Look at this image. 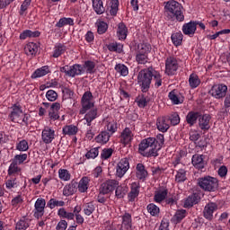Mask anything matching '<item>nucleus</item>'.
Returning a JSON list of instances; mask_svg holds the SVG:
<instances>
[{
    "instance_id": "b1692460",
    "label": "nucleus",
    "mask_w": 230,
    "mask_h": 230,
    "mask_svg": "<svg viewBox=\"0 0 230 230\" xmlns=\"http://www.w3.org/2000/svg\"><path fill=\"white\" fill-rule=\"evenodd\" d=\"M78 182L72 181L70 183H67L63 188V195L64 197H71V195H75L77 191Z\"/></svg>"
},
{
    "instance_id": "13d9d810",
    "label": "nucleus",
    "mask_w": 230,
    "mask_h": 230,
    "mask_svg": "<svg viewBox=\"0 0 230 230\" xmlns=\"http://www.w3.org/2000/svg\"><path fill=\"white\" fill-rule=\"evenodd\" d=\"M15 149L19 152H28V150H30L28 140L22 139L20 142L16 143Z\"/></svg>"
},
{
    "instance_id": "bf43d9fd",
    "label": "nucleus",
    "mask_w": 230,
    "mask_h": 230,
    "mask_svg": "<svg viewBox=\"0 0 230 230\" xmlns=\"http://www.w3.org/2000/svg\"><path fill=\"white\" fill-rule=\"evenodd\" d=\"M28 154L22 153L20 155H15L14 157L12 159L13 163H15L18 165L24 164V161H27Z\"/></svg>"
},
{
    "instance_id": "2f4dec72",
    "label": "nucleus",
    "mask_w": 230,
    "mask_h": 230,
    "mask_svg": "<svg viewBox=\"0 0 230 230\" xmlns=\"http://www.w3.org/2000/svg\"><path fill=\"white\" fill-rule=\"evenodd\" d=\"M84 75H94L96 73V62L93 60H85L82 65Z\"/></svg>"
},
{
    "instance_id": "c03bdc74",
    "label": "nucleus",
    "mask_w": 230,
    "mask_h": 230,
    "mask_svg": "<svg viewBox=\"0 0 230 230\" xmlns=\"http://www.w3.org/2000/svg\"><path fill=\"white\" fill-rule=\"evenodd\" d=\"M184 39V35H182V32L178 31L174 32L171 35V40L175 46V48H179V46H182V40Z\"/></svg>"
},
{
    "instance_id": "473e14b6",
    "label": "nucleus",
    "mask_w": 230,
    "mask_h": 230,
    "mask_svg": "<svg viewBox=\"0 0 230 230\" xmlns=\"http://www.w3.org/2000/svg\"><path fill=\"white\" fill-rule=\"evenodd\" d=\"M199 118H200V111H189L186 115V122L190 127H193L199 121Z\"/></svg>"
},
{
    "instance_id": "58836bf2",
    "label": "nucleus",
    "mask_w": 230,
    "mask_h": 230,
    "mask_svg": "<svg viewBox=\"0 0 230 230\" xmlns=\"http://www.w3.org/2000/svg\"><path fill=\"white\" fill-rule=\"evenodd\" d=\"M24 51L28 57H33L39 51V45L35 42H29L25 45Z\"/></svg>"
},
{
    "instance_id": "603ef678",
    "label": "nucleus",
    "mask_w": 230,
    "mask_h": 230,
    "mask_svg": "<svg viewBox=\"0 0 230 230\" xmlns=\"http://www.w3.org/2000/svg\"><path fill=\"white\" fill-rule=\"evenodd\" d=\"M177 202H179V195L178 194H172L169 195L167 194V197L165 198V200L164 203L165 206H177Z\"/></svg>"
},
{
    "instance_id": "338daca9",
    "label": "nucleus",
    "mask_w": 230,
    "mask_h": 230,
    "mask_svg": "<svg viewBox=\"0 0 230 230\" xmlns=\"http://www.w3.org/2000/svg\"><path fill=\"white\" fill-rule=\"evenodd\" d=\"M163 145H164V134H158L156 135V137H155V146L157 148V151L161 150L163 148Z\"/></svg>"
},
{
    "instance_id": "c756f323",
    "label": "nucleus",
    "mask_w": 230,
    "mask_h": 230,
    "mask_svg": "<svg viewBox=\"0 0 230 230\" xmlns=\"http://www.w3.org/2000/svg\"><path fill=\"white\" fill-rule=\"evenodd\" d=\"M128 36V28L125 24V22H119L117 28V37L119 40H127V37Z\"/></svg>"
},
{
    "instance_id": "6e6552de",
    "label": "nucleus",
    "mask_w": 230,
    "mask_h": 230,
    "mask_svg": "<svg viewBox=\"0 0 230 230\" xmlns=\"http://www.w3.org/2000/svg\"><path fill=\"white\" fill-rule=\"evenodd\" d=\"M150 49L146 45H138V49L136 54V62L140 65L148 64V53Z\"/></svg>"
},
{
    "instance_id": "6ab92c4d",
    "label": "nucleus",
    "mask_w": 230,
    "mask_h": 230,
    "mask_svg": "<svg viewBox=\"0 0 230 230\" xmlns=\"http://www.w3.org/2000/svg\"><path fill=\"white\" fill-rule=\"evenodd\" d=\"M217 209H218V206L217 205V203H214V202L208 203L205 206V208L203 211L204 218H206L207 220H213V213H215Z\"/></svg>"
},
{
    "instance_id": "37998d69",
    "label": "nucleus",
    "mask_w": 230,
    "mask_h": 230,
    "mask_svg": "<svg viewBox=\"0 0 230 230\" xmlns=\"http://www.w3.org/2000/svg\"><path fill=\"white\" fill-rule=\"evenodd\" d=\"M62 132L64 136H76L78 134V127L73 124L63 127Z\"/></svg>"
},
{
    "instance_id": "f3484780",
    "label": "nucleus",
    "mask_w": 230,
    "mask_h": 230,
    "mask_svg": "<svg viewBox=\"0 0 230 230\" xmlns=\"http://www.w3.org/2000/svg\"><path fill=\"white\" fill-rule=\"evenodd\" d=\"M141 186L137 182H132L130 185V191L128 193V201L136 202V199L139 197V190Z\"/></svg>"
},
{
    "instance_id": "4c0bfd02",
    "label": "nucleus",
    "mask_w": 230,
    "mask_h": 230,
    "mask_svg": "<svg viewBox=\"0 0 230 230\" xmlns=\"http://www.w3.org/2000/svg\"><path fill=\"white\" fill-rule=\"evenodd\" d=\"M37 37H40V31H31L25 30L22 33H20V40H26V39H37Z\"/></svg>"
},
{
    "instance_id": "e433bc0d",
    "label": "nucleus",
    "mask_w": 230,
    "mask_h": 230,
    "mask_svg": "<svg viewBox=\"0 0 230 230\" xmlns=\"http://www.w3.org/2000/svg\"><path fill=\"white\" fill-rule=\"evenodd\" d=\"M68 74L70 78H75V76H82V75H84V67H82V65L80 64L70 66Z\"/></svg>"
},
{
    "instance_id": "774afa93",
    "label": "nucleus",
    "mask_w": 230,
    "mask_h": 230,
    "mask_svg": "<svg viewBox=\"0 0 230 230\" xmlns=\"http://www.w3.org/2000/svg\"><path fill=\"white\" fill-rule=\"evenodd\" d=\"M58 177L59 179H61V181H71V173H69V171H67V169H59Z\"/></svg>"
},
{
    "instance_id": "e2e57ef3",
    "label": "nucleus",
    "mask_w": 230,
    "mask_h": 230,
    "mask_svg": "<svg viewBox=\"0 0 230 230\" xmlns=\"http://www.w3.org/2000/svg\"><path fill=\"white\" fill-rule=\"evenodd\" d=\"M168 119L172 127H175L181 123V116H179V113L177 112L171 113L168 117Z\"/></svg>"
},
{
    "instance_id": "f8f14e48",
    "label": "nucleus",
    "mask_w": 230,
    "mask_h": 230,
    "mask_svg": "<svg viewBox=\"0 0 230 230\" xmlns=\"http://www.w3.org/2000/svg\"><path fill=\"white\" fill-rule=\"evenodd\" d=\"M12 111L9 114L8 118L9 119H11V121H13V123H20L21 125H22L21 121V115L22 114V107L21 106V104H13L12 107Z\"/></svg>"
},
{
    "instance_id": "49530a36",
    "label": "nucleus",
    "mask_w": 230,
    "mask_h": 230,
    "mask_svg": "<svg viewBox=\"0 0 230 230\" xmlns=\"http://www.w3.org/2000/svg\"><path fill=\"white\" fill-rule=\"evenodd\" d=\"M19 173H21V167H19L18 164L12 161L7 170L8 177H15L19 175Z\"/></svg>"
},
{
    "instance_id": "4d7b16f0",
    "label": "nucleus",
    "mask_w": 230,
    "mask_h": 230,
    "mask_svg": "<svg viewBox=\"0 0 230 230\" xmlns=\"http://www.w3.org/2000/svg\"><path fill=\"white\" fill-rule=\"evenodd\" d=\"M10 178L5 181L6 190H13L19 187V183L17 182V177L9 176Z\"/></svg>"
},
{
    "instance_id": "864d4df0",
    "label": "nucleus",
    "mask_w": 230,
    "mask_h": 230,
    "mask_svg": "<svg viewBox=\"0 0 230 230\" xmlns=\"http://www.w3.org/2000/svg\"><path fill=\"white\" fill-rule=\"evenodd\" d=\"M58 216L59 218H66V220H75V213L66 212V208H61L58 210Z\"/></svg>"
},
{
    "instance_id": "dca6fc26",
    "label": "nucleus",
    "mask_w": 230,
    "mask_h": 230,
    "mask_svg": "<svg viewBox=\"0 0 230 230\" xmlns=\"http://www.w3.org/2000/svg\"><path fill=\"white\" fill-rule=\"evenodd\" d=\"M168 197V190L165 187H162L155 191L154 202L156 204H163Z\"/></svg>"
},
{
    "instance_id": "3c124183",
    "label": "nucleus",
    "mask_w": 230,
    "mask_h": 230,
    "mask_svg": "<svg viewBox=\"0 0 230 230\" xmlns=\"http://www.w3.org/2000/svg\"><path fill=\"white\" fill-rule=\"evenodd\" d=\"M128 193V187L118 185L115 188V197L116 199H125V196Z\"/></svg>"
},
{
    "instance_id": "4be33fe9",
    "label": "nucleus",
    "mask_w": 230,
    "mask_h": 230,
    "mask_svg": "<svg viewBox=\"0 0 230 230\" xmlns=\"http://www.w3.org/2000/svg\"><path fill=\"white\" fill-rule=\"evenodd\" d=\"M89 111L85 113L84 115V125H87V127H91V125H93V121H94V119H96V118H99L100 114H98V109L94 108V109H90L88 110Z\"/></svg>"
},
{
    "instance_id": "cd10ccee",
    "label": "nucleus",
    "mask_w": 230,
    "mask_h": 230,
    "mask_svg": "<svg viewBox=\"0 0 230 230\" xmlns=\"http://www.w3.org/2000/svg\"><path fill=\"white\" fill-rule=\"evenodd\" d=\"M90 183L91 178H89L88 176L82 177L79 182H77V190L79 191V193H87Z\"/></svg>"
},
{
    "instance_id": "72a5a7b5",
    "label": "nucleus",
    "mask_w": 230,
    "mask_h": 230,
    "mask_svg": "<svg viewBox=\"0 0 230 230\" xmlns=\"http://www.w3.org/2000/svg\"><path fill=\"white\" fill-rule=\"evenodd\" d=\"M136 177L139 181H145L148 177V171L143 164H137L136 166Z\"/></svg>"
},
{
    "instance_id": "5fc2aeb1",
    "label": "nucleus",
    "mask_w": 230,
    "mask_h": 230,
    "mask_svg": "<svg viewBox=\"0 0 230 230\" xmlns=\"http://www.w3.org/2000/svg\"><path fill=\"white\" fill-rule=\"evenodd\" d=\"M49 209H55L56 208H64L66 202L64 200H57L56 199H50L47 203Z\"/></svg>"
},
{
    "instance_id": "a211bd4d",
    "label": "nucleus",
    "mask_w": 230,
    "mask_h": 230,
    "mask_svg": "<svg viewBox=\"0 0 230 230\" xmlns=\"http://www.w3.org/2000/svg\"><path fill=\"white\" fill-rule=\"evenodd\" d=\"M168 98L172 102V105H181L184 103V97L179 93V90L173 89L168 93Z\"/></svg>"
},
{
    "instance_id": "5701e85b",
    "label": "nucleus",
    "mask_w": 230,
    "mask_h": 230,
    "mask_svg": "<svg viewBox=\"0 0 230 230\" xmlns=\"http://www.w3.org/2000/svg\"><path fill=\"white\" fill-rule=\"evenodd\" d=\"M66 51H67V47L64 43H56L50 57L52 58H58L59 57H62Z\"/></svg>"
},
{
    "instance_id": "1a4fd4ad",
    "label": "nucleus",
    "mask_w": 230,
    "mask_h": 230,
    "mask_svg": "<svg viewBox=\"0 0 230 230\" xmlns=\"http://www.w3.org/2000/svg\"><path fill=\"white\" fill-rule=\"evenodd\" d=\"M119 185V181L117 180H107L101 184L99 191L101 194L102 193V195H109L112 193Z\"/></svg>"
},
{
    "instance_id": "680f3d73",
    "label": "nucleus",
    "mask_w": 230,
    "mask_h": 230,
    "mask_svg": "<svg viewBox=\"0 0 230 230\" xmlns=\"http://www.w3.org/2000/svg\"><path fill=\"white\" fill-rule=\"evenodd\" d=\"M115 71L119 73L120 76H128V67L123 64H117L115 66Z\"/></svg>"
},
{
    "instance_id": "09e8293b",
    "label": "nucleus",
    "mask_w": 230,
    "mask_h": 230,
    "mask_svg": "<svg viewBox=\"0 0 230 230\" xmlns=\"http://www.w3.org/2000/svg\"><path fill=\"white\" fill-rule=\"evenodd\" d=\"M64 26H75V19L63 17L56 23V28H64Z\"/></svg>"
},
{
    "instance_id": "7c9ffc66",
    "label": "nucleus",
    "mask_w": 230,
    "mask_h": 230,
    "mask_svg": "<svg viewBox=\"0 0 230 230\" xmlns=\"http://www.w3.org/2000/svg\"><path fill=\"white\" fill-rule=\"evenodd\" d=\"M122 224L120 230H132V215L125 212L122 216Z\"/></svg>"
},
{
    "instance_id": "de8ad7c7",
    "label": "nucleus",
    "mask_w": 230,
    "mask_h": 230,
    "mask_svg": "<svg viewBox=\"0 0 230 230\" xmlns=\"http://www.w3.org/2000/svg\"><path fill=\"white\" fill-rule=\"evenodd\" d=\"M96 211V205H94V201H90L88 203H84L83 206V213L86 217H91Z\"/></svg>"
},
{
    "instance_id": "4468645a",
    "label": "nucleus",
    "mask_w": 230,
    "mask_h": 230,
    "mask_svg": "<svg viewBox=\"0 0 230 230\" xmlns=\"http://www.w3.org/2000/svg\"><path fill=\"white\" fill-rule=\"evenodd\" d=\"M41 139L45 145L53 143L55 139V129H53V128L45 127L41 132Z\"/></svg>"
},
{
    "instance_id": "052dcab7",
    "label": "nucleus",
    "mask_w": 230,
    "mask_h": 230,
    "mask_svg": "<svg viewBox=\"0 0 230 230\" xmlns=\"http://www.w3.org/2000/svg\"><path fill=\"white\" fill-rule=\"evenodd\" d=\"M100 146L98 147H93L91 148L90 150L87 151L85 154L86 159H96L98 155H100Z\"/></svg>"
},
{
    "instance_id": "9b49d317",
    "label": "nucleus",
    "mask_w": 230,
    "mask_h": 230,
    "mask_svg": "<svg viewBox=\"0 0 230 230\" xmlns=\"http://www.w3.org/2000/svg\"><path fill=\"white\" fill-rule=\"evenodd\" d=\"M130 169V162L128 158H122L116 166V175L121 179Z\"/></svg>"
},
{
    "instance_id": "69168bd1",
    "label": "nucleus",
    "mask_w": 230,
    "mask_h": 230,
    "mask_svg": "<svg viewBox=\"0 0 230 230\" xmlns=\"http://www.w3.org/2000/svg\"><path fill=\"white\" fill-rule=\"evenodd\" d=\"M186 179H188L186 177V170L184 169H180L176 172V175H175V181L176 182H184L186 181Z\"/></svg>"
},
{
    "instance_id": "a18cd8bd",
    "label": "nucleus",
    "mask_w": 230,
    "mask_h": 230,
    "mask_svg": "<svg viewBox=\"0 0 230 230\" xmlns=\"http://www.w3.org/2000/svg\"><path fill=\"white\" fill-rule=\"evenodd\" d=\"M135 102L139 109H145V107H146L150 102V97L141 94L136 98Z\"/></svg>"
},
{
    "instance_id": "ea45409f",
    "label": "nucleus",
    "mask_w": 230,
    "mask_h": 230,
    "mask_svg": "<svg viewBox=\"0 0 230 230\" xmlns=\"http://www.w3.org/2000/svg\"><path fill=\"white\" fill-rule=\"evenodd\" d=\"M106 48L111 53L121 54V52L123 51V44L118 41L110 42L109 44L106 45Z\"/></svg>"
},
{
    "instance_id": "7ed1b4c3",
    "label": "nucleus",
    "mask_w": 230,
    "mask_h": 230,
    "mask_svg": "<svg viewBox=\"0 0 230 230\" xmlns=\"http://www.w3.org/2000/svg\"><path fill=\"white\" fill-rule=\"evenodd\" d=\"M155 68L149 66L148 68L142 69L137 75V84L143 93L150 91L152 85V78H154Z\"/></svg>"
},
{
    "instance_id": "a19ab883",
    "label": "nucleus",
    "mask_w": 230,
    "mask_h": 230,
    "mask_svg": "<svg viewBox=\"0 0 230 230\" xmlns=\"http://www.w3.org/2000/svg\"><path fill=\"white\" fill-rule=\"evenodd\" d=\"M188 215V212L186 209H178L175 214L173 215L172 218V222L174 224H181L184 218H186V216Z\"/></svg>"
},
{
    "instance_id": "39448f33",
    "label": "nucleus",
    "mask_w": 230,
    "mask_h": 230,
    "mask_svg": "<svg viewBox=\"0 0 230 230\" xmlns=\"http://www.w3.org/2000/svg\"><path fill=\"white\" fill-rule=\"evenodd\" d=\"M81 105H82V111H81L82 114H85L87 111H91V109L94 107L93 96L91 91L84 92V93L81 98Z\"/></svg>"
},
{
    "instance_id": "0e129e2a",
    "label": "nucleus",
    "mask_w": 230,
    "mask_h": 230,
    "mask_svg": "<svg viewBox=\"0 0 230 230\" xmlns=\"http://www.w3.org/2000/svg\"><path fill=\"white\" fill-rule=\"evenodd\" d=\"M108 30L109 24H107V22L103 21L97 22V33L99 35H103L104 33H107Z\"/></svg>"
},
{
    "instance_id": "423d86ee",
    "label": "nucleus",
    "mask_w": 230,
    "mask_h": 230,
    "mask_svg": "<svg viewBox=\"0 0 230 230\" xmlns=\"http://www.w3.org/2000/svg\"><path fill=\"white\" fill-rule=\"evenodd\" d=\"M177 69H179V60H177V58L173 56L167 58L165 60V74L168 76H173L177 73Z\"/></svg>"
},
{
    "instance_id": "aec40b11",
    "label": "nucleus",
    "mask_w": 230,
    "mask_h": 230,
    "mask_svg": "<svg viewBox=\"0 0 230 230\" xmlns=\"http://www.w3.org/2000/svg\"><path fill=\"white\" fill-rule=\"evenodd\" d=\"M62 105L59 102H54L50 105L49 110V118L51 121H57L60 118L58 111H60Z\"/></svg>"
},
{
    "instance_id": "f704fd0d",
    "label": "nucleus",
    "mask_w": 230,
    "mask_h": 230,
    "mask_svg": "<svg viewBox=\"0 0 230 230\" xmlns=\"http://www.w3.org/2000/svg\"><path fill=\"white\" fill-rule=\"evenodd\" d=\"M156 128L157 130H159V132H163V134H164V132H168L170 128V124L166 122L165 117H159L156 119Z\"/></svg>"
},
{
    "instance_id": "393cba45",
    "label": "nucleus",
    "mask_w": 230,
    "mask_h": 230,
    "mask_svg": "<svg viewBox=\"0 0 230 230\" xmlns=\"http://www.w3.org/2000/svg\"><path fill=\"white\" fill-rule=\"evenodd\" d=\"M181 31L184 35H188V37H193V35H195V31H197L195 21H190L187 23H184L181 27Z\"/></svg>"
},
{
    "instance_id": "20e7f679",
    "label": "nucleus",
    "mask_w": 230,
    "mask_h": 230,
    "mask_svg": "<svg viewBox=\"0 0 230 230\" xmlns=\"http://www.w3.org/2000/svg\"><path fill=\"white\" fill-rule=\"evenodd\" d=\"M198 186H199L203 191H217V190H218V180L212 176H204L198 179Z\"/></svg>"
},
{
    "instance_id": "bb28decb",
    "label": "nucleus",
    "mask_w": 230,
    "mask_h": 230,
    "mask_svg": "<svg viewBox=\"0 0 230 230\" xmlns=\"http://www.w3.org/2000/svg\"><path fill=\"white\" fill-rule=\"evenodd\" d=\"M134 135L132 134V130H130L128 128H124L120 135V143L127 146V145H130V143H132Z\"/></svg>"
},
{
    "instance_id": "79ce46f5",
    "label": "nucleus",
    "mask_w": 230,
    "mask_h": 230,
    "mask_svg": "<svg viewBox=\"0 0 230 230\" xmlns=\"http://www.w3.org/2000/svg\"><path fill=\"white\" fill-rule=\"evenodd\" d=\"M202 84L200 77L195 73H192L189 76V85L190 89H197Z\"/></svg>"
},
{
    "instance_id": "ddd939ff",
    "label": "nucleus",
    "mask_w": 230,
    "mask_h": 230,
    "mask_svg": "<svg viewBox=\"0 0 230 230\" xmlns=\"http://www.w3.org/2000/svg\"><path fill=\"white\" fill-rule=\"evenodd\" d=\"M198 121L199 128H200V130H203V132H207V130H209V128H211V115L208 113H200Z\"/></svg>"
},
{
    "instance_id": "2eb2a0df",
    "label": "nucleus",
    "mask_w": 230,
    "mask_h": 230,
    "mask_svg": "<svg viewBox=\"0 0 230 230\" xmlns=\"http://www.w3.org/2000/svg\"><path fill=\"white\" fill-rule=\"evenodd\" d=\"M191 163L196 170H204L206 168V161H204V155L196 154L192 155Z\"/></svg>"
},
{
    "instance_id": "f03ea898",
    "label": "nucleus",
    "mask_w": 230,
    "mask_h": 230,
    "mask_svg": "<svg viewBox=\"0 0 230 230\" xmlns=\"http://www.w3.org/2000/svg\"><path fill=\"white\" fill-rule=\"evenodd\" d=\"M138 152L144 157H157V148L155 147V137L144 138L138 145Z\"/></svg>"
},
{
    "instance_id": "8fccbe9b",
    "label": "nucleus",
    "mask_w": 230,
    "mask_h": 230,
    "mask_svg": "<svg viewBox=\"0 0 230 230\" xmlns=\"http://www.w3.org/2000/svg\"><path fill=\"white\" fill-rule=\"evenodd\" d=\"M93 8L97 15L105 13V7H103V2L102 0H92Z\"/></svg>"
},
{
    "instance_id": "0eeeda50",
    "label": "nucleus",
    "mask_w": 230,
    "mask_h": 230,
    "mask_svg": "<svg viewBox=\"0 0 230 230\" xmlns=\"http://www.w3.org/2000/svg\"><path fill=\"white\" fill-rule=\"evenodd\" d=\"M228 91L229 89H227V85L219 84H214L209 93L213 98H216V100H222V98H226V94H227Z\"/></svg>"
},
{
    "instance_id": "c9c22d12",
    "label": "nucleus",
    "mask_w": 230,
    "mask_h": 230,
    "mask_svg": "<svg viewBox=\"0 0 230 230\" xmlns=\"http://www.w3.org/2000/svg\"><path fill=\"white\" fill-rule=\"evenodd\" d=\"M111 133L107 130H103L95 137V142L99 143V145H107V142L111 141Z\"/></svg>"
},
{
    "instance_id": "412c9836",
    "label": "nucleus",
    "mask_w": 230,
    "mask_h": 230,
    "mask_svg": "<svg viewBox=\"0 0 230 230\" xmlns=\"http://www.w3.org/2000/svg\"><path fill=\"white\" fill-rule=\"evenodd\" d=\"M51 74V68L49 66L46 65L40 68H37L31 75L32 80H37V78H42V76H46V75Z\"/></svg>"
},
{
    "instance_id": "9d476101",
    "label": "nucleus",
    "mask_w": 230,
    "mask_h": 230,
    "mask_svg": "<svg viewBox=\"0 0 230 230\" xmlns=\"http://www.w3.org/2000/svg\"><path fill=\"white\" fill-rule=\"evenodd\" d=\"M46 209V199L42 198L37 199V200L34 203V209L32 210L34 218H42L44 217V213Z\"/></svg>"
},
{
    "instance_id": "a878e982",
    "label": "nucleus",
    "mask_w": 230,
    "mask_h": 230,
    "mask_svg": "<svg viewBox=\"0 0 230 230\" xmlns=\"http://www.w3.org/2000/svg\"><path fill=\"white\" fill-rule=\"evenodd\" d=\"M199 202H200V195L192 193L185 199L183 207L186 208H193Z\"/></svg>"
},
{
    "instance_id": "6e6d98bb",
    "label": "nucleus",
    "mask_w": 230,
    "mask_h": 230,
    "mask_svg": "<svg viewBox=\"0 0 230 230\" xmlns=\"http://www.w3.org/2000/svg\"><path fill=\"white\" fill-rule=\"evenodd\" d=\"M147 213L151 215V217H159V213H161V208L157 207L155 203H149L146 206Z\"/></svg>"
},
{
    "instance_id": "c85d7f7f",
    "label": "nucleus",
    "mask_w": 230,
    "mask_h": 230,
    "mask_svg": "<svg viewBox=\"0 0 230 230\" xmlns=\"http://www.w3.org/2000/svg\"><path fill=\"white\" fill-rule=\"evenodd\" d=\"M30 226H31V219L23 216L15 223V230H26Z\"/></svg>"
},
{
    "instance_id": "f257e3e1",
    "label": "nucleus",
    "mask_w": 230,
    "mask_h": 230,
    "mask_svg": "<svg viewBox=\"0 0 230 230\" xmlns=\"http://www.w3.org/2000/svg\"><path fill=\"white\" fill-rule=\"evenodd\" d=\"M164 15L166 21L184 22L182 5L175 0H171L165 3Z\"/></svg>"
}]
</instances>
